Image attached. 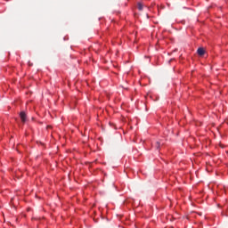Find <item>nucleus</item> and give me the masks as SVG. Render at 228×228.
Here are the masks:
<instances>
[{"label":"nucleus","instance_id":"5","mask_svg":"<svg viewBox=\"0 0 228 228\" xmlns=\"http://www.w3.org/2000/svg\"><path fill=\"white\" fill-rule=\"evenodd\" d=\"M47 128L49 129V128H51V126H47Z\"/></svg>","mask_w":228,"mask_h":228},{"label":"nucleus","instance_id":"1","mask_svg":"<svg viewBox=\"0 0 228 228\" xmlns=\"http://www.w3.org/2000/svg\"><path fill=\"white\" fill-rule=\"evenodd\" d=\"M20 117L21 122H23V123L26 122V118H27L26 112H24V111L20 112Z\"/></svg>","mask_w":228,"mask_h":228},{"label":"nucleus","instance_id":"2","mask_svg":"<svg viewBox=\"0 0 228 228\" xmlns=\"http://www.w3.org/2000/svg\"><path fill=\"white\" fill-rule=\"evenodd\" d=\"M197 53L199 56H204V54H206V51L204 50V48H199Z\"/></svg>","mask_w":228,"mask_h":228},{"label":"nucleus","instance_id":"3","mask_svg":"<svg viewBox=\"0 0 228 228\" xmlns=\"http://www.w3.org/2000/svg\"><path fill=\"white\" fill-rule=\"evenodd\" d=\"M137 8L139 12H142L143 10V4L138 3L137 4Z\"/></svg>","mask_w":228,"mask_h":228},{"label":"nucleus","instance_id":"4","mask_svg":"<svg viewBox=\"0 0 228 228\" xmlns=\"http://www.w3.org/2000/svg\"><path fill=\"white\" fill-rule=\"evenodd\" d=\"M159 145H160L159 142H156V148H157V149H159Z\"/></svg>","mask_w":228,"mask_h":228}]
</instances>
